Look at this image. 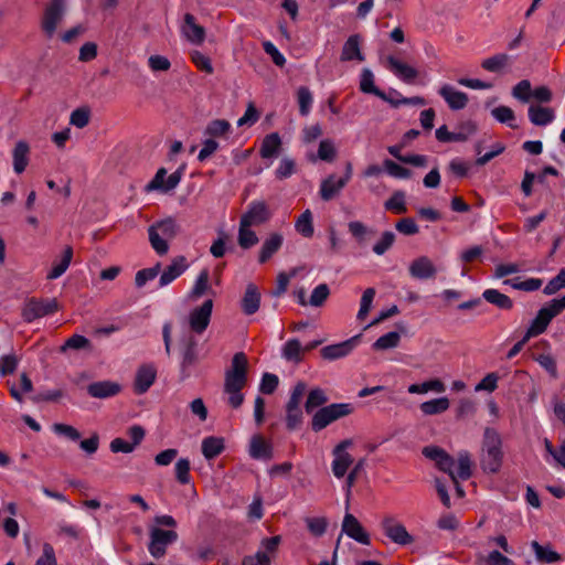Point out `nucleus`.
<instances>
[{
	"mask_svg": "<svg viewBox=\"0 0 565 565\" xmlns=\"http://www.w3.org/2000/svg\"><path fill=\"white\" fill-rule=\"evenodd\" d=\"M248 361L244 352L233 355L231 366L224 374V393L228 395L227 403L238 408L244 402L242 390L247 383Z\"/></svg>",
	"mask_w": 565,
	"mask_h": 565,
	"instance_id": "nucleus-1",
	"label": "nucleus"
},
{
	"mask_svg": "<svg viewBox=\"0 0 565 565\" xmlns=\"http://www.w3.org/2000/svg\"><path fill=\"white\" fill-rule=\"evenodd\" d=\"M503 460L502 439L500 434L491 427L483 431L480 451V466L484 472L495 473L500 470Z\"/></svg>",
	"mask_w": 565,
	"mask_h": 565,
	"instance_id": "nucleus-2",
	"label": "nucleus"
},
{
	"mask_svg": "<svg viewBox=\"0 0 565 565\" xmlns=\"http://www.w3.org/2000/svg\"><path fill=\"white\" fill-rule=\"evenodd\" d=\"M179 233V225L172 217L158 221L149 226L148 236L151 247L162 256L169 252V242Z\"/></svg>",
	"mask_w": 565,
	"mask_h": 565,
	"instance_id": "nucleus-3",
	"label": "nucleus"
},
{
	"mask_svg": "<svg viewBox=\"0 0 565 565\" xmlns=\"http://www.w3.org/2000/svg\"><path fill=\"white\" fill-rule=\"evenodd\" d=\"M565 309V296L559 299L551 300L546 306L541 308L532 320L526 330V338H532L542 334L554 317Z\"/></svg>",
	"mask_w": 565,
	"mask_h": 565,
	"instance_id": "nucleus-4",
	"label": "nucleus"
},
{
	"mask_svg": "<svg viewBox=\"0 0 565 565\" xmlns=\"http://www.w3.org/2000/svg\"><path fill=\"white\" fill-rule=\"evenodd\" d=\"M306 390V383L299 381L295 384L290 392V397L286 405V426L289 430H295L302 424L303 417L300 404Z\"/></svg>",
	"mask_w": 565,
	"mask_h": 565,
	"instance_id": "nucleus-5",
	"label": "nucleus"
},
{
	"mask_svg": "<svg viewBox=\"0 0 565 565\" xmlns=\"http://www.w3.org/2000/svg\"><path fill=\"white\" fill-rule=\"evenodd\" d=\"M178 533L174 530H163L159 526H151L149 530V554L156 558H162L167 554L169 545L178 541Z\"/></svg>",
	"mask_w": 565,
	"mask_h": 565,
	"instance_id": "nucleus-6",
	"label": "nucleus"
},
{
	"mask_svg": "<svg viewBox=\"0 0 565 565\" xmlns=\"http://www.w3.org/2000/svg\"><path fill=\"white\" fill-rule=\"evenodd\" d=\"M352 407L347 403L330 404L318 409L311 420V427L315 431H320L334 420L349 415Z\"/></svg>",
	"mask_w": 565,
	"mask_h": 565,
	"instance_id": "nucleus-7",
	"label": "nucleus"
},
{
	"mask_svg": "<svg viewBox=\"0 0 565 565\" xmlns=\"http://www.w3.org/2000/svg\"><path fill=\"white\" fill-rule=\"evenodd\" d=\"M65 14V0H52L45 8L41 21L44 34L52 39Z\"/></svg>",
	"mask_w": 565,
	"mask_h": 565,
	"instance_id": "nucleus-8",
	"label": "nucleus"
},
{
	"mask_svg": "<svg viewBox=\"0 0 565 565\" xmlns=\"http://www.w3.org/2000/svg\"><path fill=\"white\" fill-rule=\"evenodd\" d=\"M352 445L353 441L351 439H344L332 450L333 460L331 463V470L337 479L344 478L349 468L354 462L353 457L348 452V448L352 447Z\"/></svg>",
	"mask_w": 565,
	"mask_h": 565,
	"instance_id": "nucleus-9",
	"label": "nucleus"
},
{
	"mask_svg": "<svg viewBox=\"0 0 565 565\" xmlns=\"http://www.w3.org/2000/svg\"><path fill=\"white\" fill-rule=\"evenodd\" d=\"M57 310L58 303L55 299H31L24 305L22 309V317L24 321L32 322L39 318L52 315Z\"/></svg>",
	"mask_w": 565,
	"mask_h": 565,
	"instance_id": "nucleus-10",
	"label": "nucleus"
},
{
	"mask_svg": "<svg viewBox=\"0 0 565 565\" xmlns=\"http://www.w3.org/2000/svg\"><path fill=\"white\" fill-rule=\"evenodd\" d=\"M270 217L271 212L267 203L263 200H255L247 205L239 222L244 223V225L257 226L266 223Z\"/></svg>",
	"mask_w": 565,
	"mask_h": 565,
	"instance_id": "nucleus-11",
	"label": "nucleus"
},
{
	"mask_svg": "<svg viewBox=\"0 0 565 565\" xmlns=\"http://www.w3.org/2000/svg\"><path fill=\"white\" fill-rule=\"evenodd\" d=\"M384 534L395 544L405 546L414 542L406 527L393 516H385L381 523Z\"/></svg>",
	"mask_w": 565,
	"mask_h": 565,
	"instance_id": "nucleus-12",
	"label": "nucleus"
},
{
	"mask_svg": "<svg viewBox=\"0 0 565 565\" xmlns=\"http://www.w3.org/2000/svg\"><path fill=\"white\" fill-rule=\"evenodd\" d=\"M213 310V300H205L200 307L191 310L189 315V324L193 332L201 334L210 324Z\"/></svg>",
	"mask_w": 565,
	"mask_h": 565,
	"instance_id": "nucleus-13",
	"label": "nucleus"
},
{
	"mask_svg": "<svg viewBox=\"0 0 565 565\" xmlns=\"http://www.w3.org/2000/svg\"><path fill=\"white\" fill-rule=\"evenodd\" d=\"M167 170L164 168H160L154 174L153 179L146 185V191H162L169 192L178 186L182 178V170L179 169L175 172L171 173L167 179Z\"/></svg>",
	"mask_w": 565,
	"mask_h": 565,
	"instance_id": "nucleus-14",
	"label": "nucleus"
},
{
	"mask_svg": "<svg viewBox=\"0 0 565 565\" xmlns=\"http://www.w3.org/2000/svg\"><path fill=\"white\" fill-rule=\"evenodd\" d=\"M341 531L350 539L362 545H369L371 543L369 533L362 526L360 521L349 512L344 514Z\"/></svg>",
	"mask_w": 565,
	"mask_h": 565,
	"instance_id": "nucleus-15",
	"label": "nucleus"
},
{
	"mask_svg": "<svg viewBox=\"0 0 565 565\" xmlns=\"http://www.w3.org/2000/svg\"><path fill=\"white\" fill-rule=\"evenodd\" d=\"M186 258L182 255L172 258L170 265L162 270L159 278V287H166L179 278L189 268Z\"/></svg>",
	"mask_w": 565,
	"mask_h": 565,
	"instance_id": "nucleus-16",
	"label": "nucleus"
},
{
	"mask_svg": "<svg viewBox=\"0 0 565 565\" xmlns=\"http://www.w3.org/2000/svg\"><path fill=\"white\" fill-rule=\"evenodd\" d=\"M359 339H360V335H354L343 342L327 345L321 349V356L324 360H329V361L344 358L351 353V351L356 345Z\"/></svg>",
	"mask_w": 565,
	"mask_h": 565,
	"instance_id": "nucleus-17",
	"label": "nucleus"
},
{
	"mask_svg": "<svg viewBox=\"0 0 565 565\" xmlns=\"http://www.w3.org/2000/svg\"><path fill=\"white\" fill-rule=\"evenodd\" d=\"M181 33L189 42L195 45L202 44L205 40L204 28L196 23L194 15L191 13L184 15Z\"/></svg>",
	"mask_w": 565,
	"mask_h": 565,
	"instance_id": "nucleus-18",
	"label": "nucleus"
},
{
	"mask_svg": "<svg viewBox=\"0 0 565 565\" xmlns=\"http://www.w3.org/2000/svg\"><path fill=\"white\" fill-rule=\"evenodd\" d=\"M156 377L157 370L152 364L141 365L136 373L134 385L135 392L137 394H145L154 383Z\"/></svg>",
	"mask_w": 565,
	"mask_h": 565,
	"instance_id": "nucleus-19",
	"label": "nucleus"
},
{
	"mask_svg": "<svg viewBox=\"0 0 565 565\" xmlns=\"http://www.w3.org/2000/svg\"><path fill=\"white\" fill-rule=\"evenodd\" d=\"M409 274L416 279H430L437 274L434 263L427 256H420L414 259L409 265Z\"/></svg>",
	"mask_w": 565,
	"mask_h": 565,
	"instance_id": "nucleus-20",
	"label": "nucleus"
},
{
	"mask_svg": "<svg viewBox=\"0 0 565 565\" xmlns=\"http://www.w3.org/2000/svg\"><path fill=\"white\" fill-rule=\"evenodd\" d=\"M388 70L401 81L412 83L417 76L418 71L413 66L399 61L398 58L390 55L386 57Z\"/></svg>",
	"mask_w": 565,
	"mask_h": 565,
	"instance_id": "nucleus-21",
	"label": "nucleus"
},
{
	"mask_svg": "<svg viewBox=\"0 0 565 565\" xmlns=\"http://www.w3.org/2000/svg\"><path fill=\"white\" fill-rule=\"evenodd\" d=\"M361 42L362 39L360 34L350 35L342 46L340 60L342 62H363L365 60V56L361 51Z\"/></svg>",
	"mask_w": 565,
	"mask_h": 565,
	"instance_id": "nucleus-22",
	"label": "nucleus"
},
{
	"mask_svg": "<svg viewBox=\"0 0 565 565\" xmlns=\"http://www.w3.org/2000/svg\"><path fill=\"white\" fill-rule=\"evenodd\" d=\"M439 95L448 104L452 110H460L467 106L468 96L466 93L455 89L452 86L446 84L439 88Z\"/></svg>",
	"mask_w": 565,
	"mask_h": 565,
	"instance_id": "nucleus-23",
	"label": "nucleus"
},
{
	"mask_svg": "<svg viewBox=\"0 0 565 565\" xmlns=\"http://www.w3.org/2000/svg\"><path fill=\"white\" fill-rule=\"evenodd\" d=\"M120 392V385L111 381L94 382L87 386V393L95 398H108Z\"/></svg>",
	"mask_w": 565,
	"mask_h": 565,
	"instance_id": "nucleus-24",
	"label": "nucleus"
},
{
	"mask_svg": "<svg viewBox=\"0 0 565 565\" xmlns=\"http://www.w3.org/2000/svg\"><path fill=\"white\" fill-rule=\"evenodd\" d=\"M30 146L24 140H19L12 150L13 171L21 174L28 167Z\"/></svg>",
	"mask_w": 565,
	"mask_h": 565,
	"instance_id": "nucleus-25",
	"label": "nucleus"
},
{
	"mask_svg": "<svg viewBox=\"0 0 565 565\" xmlns=\"http://www.w3.org/2000/svg\"><path fill=\"white\" fill-rule=\"evenodd\" d=\"M348 183V178L335 180L334 175H329L321 182L320 196L323 201L332 200Z\"/></svg>",
	"mask_w": 565,
	"mask_h": 565,
	"instance_id": "nucleus-26",
	"label": "nucleus"
},
{
	"mask_svg": "<svg viewBox=\"0 0 565 565\" xmlns=\"http://www.w3.org/2000/svg\"><path fill=\"white\" fill-rule=\"evenodd\" d=\"M471 458L468 451L462 450L458 454L457 457V466L454 468V475H451V480L454 483H457V480H468L472 472H471Z\"/></svg>",
	"mask_w": 565,
	"mask_h": 565,
	"instance_id": "nucleus-27",
	"label": "nucleus"
},
{
	"mask_svg": "<svg viewBox=\"0 0 565 565\" xmlns=\"http://www.w3.org/2000/svg\"><path fill=\"white\" fill-rule=\"evenodd\" d=\"M530 121L535 126H546L555 119V113L550 107L531 105L527 110Z\"/></svg>",
	"mask_w": 565,
	"mask_h": 565,
	"instance_id": "nucleus-28",
	"label": "nucleus"
},
{
	"mask_svg": "<svg viewBox=\"0 0 565 565\" xmlns=\"http://www.w3.org/2000/svg\"><path fill=\"white\" fill-rule=\"evenodd\" d=\"M249 455L254 459L270 460L273 458V447L260 436H254L249 444Z\"/></svg>",
	"mask_w": 565,
	"mask_h": 565,
	"instance_id": "nucleus-29",
	"label": "nucleus"
},
{
	"mask_svg": "<svg viewBox=\"0 0 565 565\" xmlns=\"http://www.w3.org/2000/svg\"><path fill=\"white\" fill-rule=\"evenodd\" d=\"M360 90L364 94L375 95L384 102L388 100V96L375 86L374 75L370 68H363L361 72Z\"/></svg>",
	"mask_w": 565,
	"mask_h": 565,
	"instance_id": "nucleus-30",
	"label": "nucleus"
},
{
	"mask_svg": "<svg viewBox=\"0 0 565 565\" xmlns=\"http://www.w3.org/2000/svg\"><path fill=\"white\" fill-rule=\"evenodd\" d=\"M284 242L282 235L278 233L270 234L268 238H266L262 245L259 252V263H266L275 253L279 250Z\"/></svg>",
	"mask_w": 565,
	"mask_h": 565,
	"instance_id": "nucleus-31",
	"label": "nucleus"
},
{
	"mask_svg": "<svg viewBox=\"0 0 565 565\" xmlns=\"http://www.w3.org/2000/svg\"><path fill=\"white\" fill-rule=\"evenodd\" d=\"M260 294L254 284L246 287L242 299V309L246 315H254L259 309Z\"/></svg>",
	"mask_w": 565,
	"mask_h": 565,
	"instance_id": "nucleus-32",
	"label": "nucleus"
},
{
	"mask_svg": "<svg viewBox=\"0 0 565 565\" xmlns=\"http://www.w3.org/2000/svg\"><path fill=\"white\" fill-rule=\"evenodd\" d=\"M511 61L512 58L510 55L505 53H499L488 58H484L481 62V67L491 73H500L510 66Z\"/></svg>",
	"mask_w": 565,
	"mask_h": 565,
	"instance_id": "nucleus-33",
	"label": "nucleus"
},
{
	"mask_svg": "<svg viewBox=\"0 0 565 565\" xmlns=\"http://www.w3.org/2000/svg\"><path fill=\"white\" fill-rule=\"evenodd\" d=\"M531 547L536 561L541 563L552 564L561 561V555L555 552L550 544L542 545L537 541H533Z\"/></svg>",
	"mask_w": 565,
	"mask_h": 565,
	"instance_id": "nucleus-34",
	"label": "nucleus"
},
{
	"mask_svg": "<svg viewBox=\"0 0 565 565\" xmlns=\"http://www.w3.org/2000/svg\"><path fill=\"white\" fill-rule=\"evenodd\" d=\"M303 348L298 339H289L281 348V356L292 363L302 361Z\"/></svg>",
	"mask_w": 565,
	"mask_h": 565,
	"instance_id": "nucleus-35",
	"label": "nucleus"
},
{
	"mask_svg": "<svg viewBox=\"0 0 565 565\" xmlns=\"http://www.w3.org/2000/svg\"><path fill=\"white\" fill-rule=\"evenodd\" d=\"M281 147V139L277 132L267 135L260 146V156L264 159L277 157Z\"/></svg>",
	"mask_w": 565,
	"mask_h": 565,
	"instance_id": "nucleus-36",
	"label": "nucleus"
},
{
	"mask_svg": "<svg viewBox=\"0 0 565 565\" xmlns=\"http://www.w3.org/2000/svg\"><path fill=\"white\" fill-rule=\"evenodd\" d=\"M210 273L207 269H202L198 275L192 289L190 290L188 297L190 300L195 301L200 299L203 295H205L210 290Z\"/></svg>",
	"mask_w": 565,
	"mask_h": 565,
	"instance_id": "nucleus-37",
	"label": "nucleus"
},
{
	"mask_svg": "<svg viewBox=\"0 0 565 565\" xmlns=\"http://www.w3.org/2000/svg\"><path fill=\"white\" fill-rule=\"evenodd\" d=\"M224 450V439L221 437H205L202 440V454L205 459L211 460Z\"/></svg>",
	"mask_w": 565,
	"mask_h": 565,
	"instance_id": "nucleus-38",
	"label": "nucleus"
},
{
	"mask_svg": "<svg viewBox=\"0 0 565 565\" xmlns=\"http://www.w3.org/2000/svg\"><path fill=\"white\" fill-rule=\"evenodd\" d=\"M450 406L448 397L443 396L420 404L419 408L424 415L431 416L445 413Z\"/></svg>",
	"mask_w": 565,
	"mask_h": 565,
	"instance_id": "nucleus-39",
	"label": "nucleus"
},
{
	"mask_svg": "<svg viewBox=\"0 0 565 565\" xmlns=\"http://www.w3.org/2000/svg\"><path fill=\"white\" fill-rule=\"evenodd\" d=\"M482 297L486 301L500 309L509 310L513 307V301L507 295L497 289H486Z\"/></svg>",
	"mask_w": 565,
	"mask_h": 565,
	"instance_id": "nucleus-40",
	"label": "nucleus"
},
{
	"mask_svg": "<svg viewBox=\"0 0 565 565\" xmlns=\"http://www.w3.org/2000/svg\"><path fill=\"white\" fill-rule=\"evenodd\" d=\"M73 257V249L71 246H67L64 252L62 259L54 264L51 271L47 274V279H57L61 277L68 268Z\"/></svg>",
	"mask_w": 565,
	"mask_h": 565,
	"instance_id": "nucleus-41",
	"label": "nucleus"
},
{
	"mask_svg": "<svg viewBox=\"0 0 565 565\" xmlns=\"http://www.w3.org/2000/svg\"><path fill=\"white\" fill-rule=\"evenodd\" d=\"M250 227L252 226L244 225V223L239 222L237 241L238 245L244 249H248L258 243V237Z\"/></svg>",
	"mask_w": 565,
	"mask_h": 565,
	"instance_id": "nucleus-42",
	"label": "nucleus"
},
{
	"mask_svg": "<svg viewBox=\"0 0 565 565\" xmlns=\"http://www.w3.org/2000/svg\"><path fill=\"white\" fill-rule=\"evenodd\" d=\"M296 231L303 237H311L313 235L312 213L306 210L295 223Z\"/></svg>",
	"mask_w": 565,
	"mask_h": 565,
	"instance_id": "nucleus-43",
	"label": "nucleus"
},
{
	"mask_svg": "<svg viewBox=\"0 0 565 565\" xmlns=\"http://www.w3.org/2000/svg\"><path fill=\"white\" fill-rule=\"evenodd\" d=\"M328 401L326 392L322 388L316 387L311 390L307 396L305 408L307 413L313 412L317 407L322 406Z\"/></svg>",
	"mask_w": 565,
	"mask_h": 565,
	"instance_id": "nucleus-44",
	"label": "nucleus"
},
{
	"mask_svg": "<svg viewBox=\"0 0 565 565\" xmlns=\"http://www.w3.org/2000/svg\"><path fill=\"white\" fill-rule=\"evenodd\" d=\"M401 341V334L396 331L387 332L380 337L374 343L373 349L376 351H384L396 348Z\"/></svg>",
	"mask_w": 565,
	"mask_h": 565,
	"instance_id": "nucleus-45",
	"label": "nucleus"
},
{
	"mask_svg": "<svg viewBox=\"0 0 565 565\" xmlns=\"http://www.w3.org/2000/svg\"><path fill=\"white\" fill-rule=\"evenodd\" d=\"M384 207L396 214H404L407 211L405 203V193L403 191H395L392 196L384 203Z\"/></svg>",
	"mask_w": 565,
	"mask_h": 565,
	"instance_id": "nucleus-46",
	"label": "nucleus"
},
{
	"mask_svg": "<svg viewBox=\"0 0 565 565\" xmlns=\"http://www.w3.org/2000/svg\"><path fill=\"white\" fill-rule=\"evenodd\" d=\"M492 117L501 122L507 124L511 128H516L518 126L514 124L515 115L514 111L508 106H498L491 110Z\"/></svg>",
	"mask_w": 565,
	"mask_h": 565,
	"instance_id": "nucleus-47",
	"label": "nucleus"
},
{
	"mask_svg": "<svg viewBox=\"0 0 565 565\" xmlns=\"http://www.w3.org/2000/svg\"><path fill=\"white\" fill-rule=\"evenodd\" d=\"M196 360H198L196 341L191 338L182 351V361H181L182 372H185L186 369L192 366L196 362Z\"/></svg>",
	"mask_w": 565,
	"mask_h": 565,
	"instance_id": "nucleus-48",
	"label": "nucleus"
},
{
	"mask_svg": "<svg viewBox=\"0 0 565 565\" xmlns=\"http://www.w3.org/2000/svg\"><path fill=\"white\" fill-rule=\"evenodd\" d=\"M191 463L188 458H180L174 466L175 479L181 484H188L191 481Z\"/></svg>",
	"mask_w": 565,
	"mask_h": 565,
	"instance_id": "nucleus-49",
	"label": "nucleus"
},
{
	"mask_svg": "<svg viewBox=\"0 0 565 565\" xmlns=\"http://www.w3.org/2000/svg\"><path fill=\"white\" fill-rule=\"evenodd\" d=\"M375 289L374 288H367L364 290L361 301H360V309L358 311L356 318L359 320H364L366 316L369 315L372 303L375 297Z\"/></svg>",
	"mask_w": 565,
	"mask_h": 565,
	"instance_id": "nucleus-50",
	"label": "nucleus"
},
{
	"mask_svg": "<svg viewBox=\"0 0 565 565\" xmlns=\"http://www.w3.org/2000/svg\"><path fill=\"white\" fill-rule=\"evenodd\" d=\"M231 125L225 119L212 120L205 128V135L210 137H222L228 134Z\"/></svg>",
	"mask_w": 565,
	"mask_h": 565,
	"instance_id": "nucleus-51",
	"label": "nucleus"
},
{
	"mask_svg": "<svg viewBox=\"0 0 565 565\" xmlns=\"http://www.w3.org/2000/svg\"><path fill=\"white\" fill-rule=\"evenodd\" d=\"M161 271V264L157 263L154 266L137 271L135 282L137 287H142L147 281L154 279Z\"/></svg>",
	"mask_w": 565,
	"mask_h": 565,
	"instance_id": "nucleus-52",
	"label": "nucleus"
},
{
	"mask_svg": "<svg viewBox=\"0 0 565 565\" xmlns=\"http://www.w3.org/2000/svg\"><path fill=\"white\" fill-rule=\"evenodd\" d=\"M297 98L299 104V111L302 116H307L312 106V94L308 87L301 86L298 88Z\"/></svg>",
	"mask_w": 565,
	"mask_h": 565,
	"instance_id": "nucleus-53",
	"label": "nucleus"
},
{
	"mask_svg": "<svg viewBox=\"0 0 565 565\" xmlns=\"http://www.w3.org/2000/svg\"><path fill=\"white\" fill-rule=\"evenodd\" d=\"M383 166L385 171L393 178L409 179L412 177V171L409 169H406L390 159L384 160Z\"/></svg>",
	"mask_w": 565,
	"mask_h": 565,
	"instance_id": "nucleus-54",
	"label": "nucleus"
},
{
	"mask_svg": "<svg viewBox=\"0 0 565 565\" xmlns=\"http://www.w3.org/2000/svg\"><path fill=\"white\" fill-rule=\"evenodd\" d=\"M531 94H532V86H531V83L529 79L520 81L512 88V96L522 103H527L531 98Z\"/></svg>",
	"mask_w": 565,
	"mask_h": 565,
	"instance_id": "nucleus-55",
	"label": "nucleus"
},
{
	"mask_svg": "<svg viewBox=\"0 0 565 565\" xmlns=\"http://www.w3.org/2000/svg\"><path fill=\"white\" fill-rule=\"evenodd\" d=\"M395 234L391 231H386L382 234L381 238L374 244L373 252L381 256L384 255L394 244Z\"/></svg>",
	"mask_w": 565,
	"mask_h": 565,
	"instance_id": "nucleus-56",
	"label": "nucleus"
},
{
	"mask_svg": "<svg viewBox=\"0 0 565 565\" xmlns=\"http://www.w3.org/2000/svg\"><path fill=\"white\" fill-rule=\"evenodd\" d=\"M330 295V289L327 284L318 285L311 292L309 305L312 307H320L324 303Z\"/></svg>",
	"mask_w": 565,
	"mask_h": 565,
	"instance_id": "nucleus-57",
	"label": "nucleus"
},
{
	"mask_svg": "<svg viewBox=\"0 0 565 565\" xmlns=\"http://www.w3.org/2000/svg\"><path fill=\"white\" fill-rule=\"evenodd\" d=\"M337 156L334 143L330 139H323L319 143L318 158L323 161H333Z\"/></svg>",
	"mask_w": 565,
	"mask_h": 565,
	"instance_id": "nucleus-58",
	"label": "nucleus"
},
{
	"mask_svg": "<svg viewBox=\"0 0 565 565\" xmlns=\"http://www.w3.org/2000/svg\"><path fill=\"white\" fill-rule=\"evenodd\" d=\"M562 288H565V268L561 269L559 273L545 285L543 292L551 296Z\"/></svg>",
	"mask_w": 565,
	"mask_h": 565,
	"instance_id": "nucleus-59",
	"label": "nucleus"
},
{
	"mask_svg": "<svg viewBox=\"0 0 565 565\" xmlns=\"http://www.w3.org/2000/svg\"><path fill=\"white\" fill-rule=\"evenodd\" d=\"M89 347V340L81 334H74L68 338L65 343L61 347L60 351L65 352L70 349L72 350H81Z\"/></svg>",
	"mask_w": 565,
	"mask_h": 565,
	"instance_id": "nucleus-60",
	"label": "nucleus"
},
{
	"mask_svg": "<svg viewBox=\"0 0 565 565\" xmlns=\"http://www.w3.org/2000/svg\"><path fill=\"white\" fill-rule=\"evenodd\" d=\"M279 379L276 374L264 373L259 384V391L264 394H273L278 387Z\"/></svg>",
	"mask_w": 565,
	"mask_h": 565,
	"instance_id": "nucleus-61",
	"label": "nucleus"
},
{
	"mask_svg": "<svg viewBox=\"0 0 565 565\" xmlns=\"http://www.w3.org/2000/svg\"><path fill=\"white\" fill-rule=\"evenodd\" d=\"M349 231L359 244H363L366 235L372 233L362 222L352 221L349 223Z\"/></svg>",
	"mask_w": 565,
	"mask_h": 565,
	"instance_id": "nucleus-62",
	"label": "nucleus"
},
{
	"mask_svg": "<svg viewBox=\"0 0 565 565\" xmlns=\"http://www.w3.org/2000/svg\"><path fill=\"white\" fill-rule=\"evenodd\" d=\"M477 130L476 125L472 121L463 124L458 131L451 134V142L466 141Z\"/></svg>",
	"mask_w": 565,
	"mask_h": 565,
	"instance_id": "nucleus-63",
	"label": "nucleus"
},
{
	"mask_svg": "<svg viewBox=\"0 0 565 565\" xmlns=\"http://www.w3.org/2000/svg\"><path fill=\"white\" fill-rule=\"evenodd\" d=\"M34 565H57L55 552L50 543L42 546V555L36 559Z\"/></svg>",
	"mask_w": 565,
	"mask_h": 565,
	"instance_id": "nucleus-64",
	"label": "nucleus"
}]
</instances>
